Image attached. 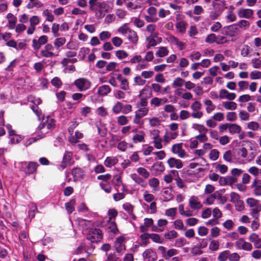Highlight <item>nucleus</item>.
Here are the masks:
<instances>
[{
    "instance_id": "49530a36",
    "label": "nucleus",
    "mask_w": 261,
    "mask_h": 261,
    "mask_svg": "<svg viewBox=\"0 0 261 261\" xmlns=\"http://www.w3.org/2000/svg\"><path fill=\"white\" fill-rule=\"evenodd\" d=\"M261 211V205L251 207L250 215L255 219H258L259 212Z\"/></svg>"
},
{
    "instance_id": "20e7f679",
    "label": "nucleus",
    "mask_w": 261,
    "mask_h": 261,
    "mask_svg": "<svg viewBox=\"0 0 261 261\" xmlns=\"http://www.w3.org/2000/svg\"><path fill=\"white\" fill-rule=\"evenodd\" d=\"M87 239L92 243H97L102 239L101 231L97 228L91 229L87 235Z\"/></svg>"
},
{
    "instance_id": "a19ab883",
    "label": "nucleus",
    "mask_w": 261,
    "mask_h": 261,
    "mask_svg": "<svg viewBox=\"0 0 261 261\" xmlns=\"http://www.w3.org/2000/svg\"><path fill=\"white\" fill-rule=\"evenodd\" d=\"M43 7V3L38 0L30 1L27 5V8L28 9H32L34 8H41Z\"/></svg>"
},
{
    "instance_id": "9d476101",
    "label": "nucleus",
    "mask_w": 261,
    "mask_h": 261,
    "mask_svg": "<svg viewBox=\"0 0 261 261\" xmlns=\"http://www.w3.org/2000/svg\"><path fill=\"white\" fill-rule=\"evenodd\" d=\"M189 205L193 210H198L201 209L203 205L200 201L198 196H192L189 199Z\"/></svg>"
},
{
    "instance_id": "c756f323",
    "label": "nucleus",
    "mask_w": 261,
    "mask_h": 261,
    "mask_svg": "<svg viewBox=\"0 0 261 261\" xmlns=\"http://www.w3.org/2000/svg\"><path fill=\"white\" fill-rule=\"evenodd\" d=\"M127 37L129 41L134 44L137 43L138 41V36L136 32L130 29L127 35Z\"/></svg>"
},
{
    "instance_id": "603ef678",
    "label": "nucleus",
    "mask_w": 261,
    "mask_h": 261,
    "mask_svg": "<svg viewBox=\"0 0 261 261\" xmlns=\"http://www.w3.org/2000/svg\"><path fill=\"white\" fill-rule=\"evenodd\" d=\"M217 198V192H215L214 194H212L210 195H209L205 200L204 203L206 205H212L214 203Z\"/></svg>"
},
{
    "instance_id": "79ce46f5",
    "label": "nucleus",
    "mask_w": 261,
    "mask_h": 261,
    "mask_svg": "<svg viewBox=\"0 0 261 261\" xmlns=\"http://www.w3.org/2000/svg\"><path fill=\"white\" fill-rule=\"evenodd\" d=\"M238 153L241 158H242L243 159H245L246 161L247 162L251 161L254 158V156H253L251 158H249V157H248V151H247V149L244 147L239 149Z\"/></svg>"
},
{
    "instance_id": "f704fd0d",
    "label": "nucleus",
    "mask_w": 261,
    "mask_h": 261,
    "mask_svg": "<svg viewBox=\"0 0 261 261\" xmlns=\"http://www.w3.org/2000/svg\"><path fill=\"white\" fill-rule=\"evenodd\" d=\"M111 91V88L108 85H102L100 86L97 90V93L101 96L107 95Z\"/></svg>"
},
{
    "instance_id": "774afa93",
    "label": "nucleus",
    "mask_w": 261,
    "mask_h": 261,
    "mask_svg": "<svg viewBox=\"0 0 261 261\" xmlns=\"http://www.w3.org/2000/svg\"><path fill=\"white\" fill-rule=\"evenodd\" d=\"M150 238L155 243L162 244L163 242V239L160 236L156 233L149 234Z\"/></svg>"
},
{
    "instance_id": "0e129e2a",
    "label": "nucleus",
    "mask_w": 261,
    "mask_h": 261,
    "mask_svg": "<svg viewBox=\"0 0 261 261\" xmlns=\"http://www.w3.org/2000/svg\"><path fill=\"white\" fill-rule=\"evenodd\" d=\"M130 30V29L126 23L123 24L118 29V32L124 36L127 35Z\"/></svg>"
},
{
    "instance_id": "7c9ffc66",
    "label": "nucleus",
    "mask_w": 261,
    "mask_h": 261,
    "mask_svg": "<svg viewBox=\"0 0 261 261\" xmlns=\"http://www.w3.org/2000/svg\"><path fill=\"white\" fill-rule=\"evenodd\" d=\"M42 124H44L45 127H47V129H50L51 130L54 129L56 125L55 119L50 117H47V120L42 122Z\"/></svg>"
},
{
    "instance_id": "f8f14e48",
    "label": "nucleus",
    "mask_w": 261,
    "mask_h": 261,
    "mask_svg": "<svg viewBox=\"0 0 261 261\" xmlns=\"http://www.w3.org/2000/svg\"><path fill=\"white\" fill-rule=\"evenodd\" d=\"M29 21L30 24L27 30V34L32 35L36 30V26L39 23L40 18L38 16L34 15L29 19Z\"/></svg>"
},
{
    "instance_id": "aec40b11",
    "label": "nucleus",
    "mask_w": 261,
    "mask_h": 261,
    "mask_svg": "<svg viewBox=\"0 0 261 261\" xmlns=\"http://www.w3.org/2000/svg\"><path fill=\"white\" fill-rule=\"evenodd\" d=\"M168 224V221L166 219H160L158 220L157 222L158 226L160 228H158L156 226H153L152 227V230L156 231V232H161L164 230V227L166 226Z\"/></svg>"
},
{
    "instance_id": "412c9836",
    "label": "nucleus",
    "mask_w": 261,
    "mask_h": 261,
    "mask_svg": "<svg viewBox=\"0 0 261 261\" xmlns=\"http://www.w3.org/2000/svg\"><path fill=\"white\" fill-rule=\"evenodd\" d=\"M8 133L10 137V142L12 144L18 143L22 139V137L21 136L16 134L14 130H10L8 132Z\"/></svg>"
},
{
    "instance_id": "69168bd1",
    "label": "nucleus",
    "mask_w": 261,
    "mask_h": 261,
    "mask_svg": "<svg viewBox=\"0 0 261 261\" xmlns=\"http://www.w3.org/2000/svg\"><path fill=\"white\" fill-rule=\"evenodd\" d=\"M238 25L239 30H241V29H247L250 26V23L248 21L246 20H241L238 23H236Z\"/></svg>"
},
{
    "instance_id": "5701e85b",
    "label": "nucleus",
    "mask_w": 261,
    "mask_h": 261,
    "mask_svg": "<svg viewBox=\"0 0 261 261\" xmlns=\"http://www.w3.org/2000/svg\"><path fill=\"white\" fill-rule=\"evenodd\" d=\"M205 107V111L207 114H211L215 110L216 106L213 104L212 101L209 99H206L203 101Z\"/></svg>"
},
{
    "instance_id": "13d9d810",
    "label": "nucleus",
    "mask_w": 261,
    "mask_h": 261,
    "mask_svg": "<svg viewBox=\"0 0 261 261\" xmlns=\"http://www.w3.org/2000/svg\"><path fill=\"white\" fill-rule=\"evenodd\" d=\"M122 207L129 215H133L134 206L132 204L125 202L122 204Z\"/></svg>"
},
{
    "instance_id": "58836bf2",
    "label": "nucleus",
    "mask_w": 261,
    "mask_h": 261,
    "mask_svg": "<svg viewBox=\"0 0 261 261\" xmlns=\"http://www.w3.org/2000/svg\"><path fill=\"white\" fill-rule=\"evenodd\" d=\"M157 35V33H154L150 36L151 38H146V40H148V43L146 45L147 49H149L150 47L155 46L157 45V41L154 39V38L156 37Z\"/></svg>"
},
{
    "instance_id": "3c124183",
    "label": "nucleus",
    "mask_w": 261,
    "mask_h": 261,
    "mask_svg": "<svg viewBox=\"0 0 261 261\" xmlns=\"http://www.w3.org/2000/svg\"><path fill=\"white\" fill-rule=\"evenodd\" d=\"M251 50L252 49L248 45L245 44L241 48V55L244 57L250 56V53Z\"/></svg>"
},
{
    "instance_id": "f3484780",
    "label": "nucleus",
    "mask_w": 261,
    "mask_h": 261,
    "mask_svg": "<svg viewBox=\"0 0 261 261\" xmlns=\"http://www.w3.org/2000/svg\"><path fill=\"white\" fill-rule=\"evenodd\" d=\"M219 97L223 99L233 100L236 98V94L234 93H230L226 89H221L219 91Z\"/></svg>"
},
{
    "instance_id": "4d7b16f0",
    "label": "nucleus",
    "mask_w": 261,
    "mask_h": 261,
    "mask_svg": "<svg viewBox=\"0 0 261 261\" xmlns=\"http://www.w3.org/2000/svg\"><path fill=\"white\" fill-rule=\"evenodd\" d=\"M220 243L219 241L216 240H212L209 244L208 248L213 251H216L219 248Z\"/></svg>"
},
{
    "instance_id": "c9c22d12",
    "label": "nucleus",
    "mask_w": 261,
    "mask_h": 261,
    "mask_svg": "<svg viewBox=\"0 0 261 261\" xmlns=\"http://www.w3.org/2000/svg\"><path fill=\"white\" fill-rule=\"evenodd\" d=\"M223 107L227 110H234L237 108V104L233 101H226L222 102Z\"/></svg>"
},
{
    "instance_id": "052dcab7",
    "label": "nucleus",
    "mask_w": 261,
    "mask_h": 261,
    "mask_svg": "<svg viewBox=\"0 0 261 261\" xmlns=\"http://www.w3.org/2000/svg\"><path fill=\"white\" fill-rule=\"evenodd\" d=\"M75 200L71 199L69 202L65 203V207L69 214L72 213L74 211Z\"/></svg>"
},
{
    "instance_id": "5fc2aeb1",
    "label": "nucleus",
    "mask_w": 261,
    "mask_h": 261,
    "mask_svg": "<svg viewBox=\"0 0 261 261\" xmlns=\"http://www.w3.org/2000/svg\"><path fill=\"white\" fill-rule=\"evenodd\" d=\"M152 169L157 173H161L165 170L164 166L161 162H156L152 166Z\"/></svg>"
},
{
    "instance_id": "1a4fd4ad",
    "label": "nucleus",
    "mask_w": 261,
    "mask_h": 261,
    "mask_svg": "<svg viewBox=\"0 0 261 261\" xmlns=\"http://www.w3.org/2000/svg\"><path fill=\"white\" fill-rule=\"evenodd\" d=\"M171 151L180 158H184L187 156L186 152L182 148V143L173 144L171 147Z\"/></svg>"
},
{
    "instance_id": "39448f33",
    "label": "nucleus",
    "mask_w": 261,
    "mask_h": 261,
    "mask_svg": "<svg viewBox=\"0 0 261 261\" xmlns=\"http://www.w3.org/2000/svg\"><path fill=\"white\" fill-rule=\"evenodd\" d=\"M175 96L177 98H181L184 100L188 101L191 100L193 99V94L187 91L184 88H176L174 91Z\"/></svg>"
},
{
    "instance_id": "473e14b6",
    "label": "nucleus",
    "mask_w": 261,
    "mask_h": 261,
    "mask_svg": "<svg viewBox=\"0 0 261 261\" xmlns=\"http://www.w3.org/2000/svg\"><path fill=\"white\" fill-rule=\"evenodd\" d=\"M242 130L241 127L236 123H229V133L230 134H239Z\"/></svg>"
},
{
    "instance_id": "2f4dec72",
    "label": "nucleus",
    "mask_w": 261,
    "mask_h": 261,
    "mask_svg": "<svg viewBox=\"0 0 261 261\" xmlns=\"http://www.w3.org/2000/svg\"><path fill=\"white\" fill-rule=\"evenodd\" d=\"M187 23L183 20H181L178 21L176 24L175 27L177 30L180 33L184 34L186 32V28L187 27Z\"/></svg>"
},
{
    "instance_id": "09e8293b",
    "label": "nucleus",
    "mask_w": 261,
    "mask_h": 261,
    "mask_svg": "<svg viewBox=\"0 0 261 261\" xmlns=\"http://www.w3.org/2000/svg\"><path fill=\"white\" fill-rule=\"evenodd\" d=\"M163 140L161 137L152 140V143L153 147L156 149H161L163 147Z\"/></svg>"
},
{
    "instance_id": "c85d7f7f",
    "label": "nucleus",
    "mask_w": 261,
    "mask_h": 261,
    "mask_svg": "<svg viewBox=\"0 0 261 261\" xmlns=\"http://www.w3.org/2000/svg\"><path fill=\"white\" fill-rule=\"evenodd\" d=\"M185 83V80L181 77H175L172 83V86L173 88H180L182 87Z\"/></svg>"
},
{
    "instance_id": "7ed1b4c3",
    "label": "nucleus",
    "mask_w": 261,
    "mask_h": 261,
    "mask_svg": "<svg viewBox=\"0 0 261 261\" xmlns=\"http://www.w3.org/2000/svg\"><path fill=\"white\" fill-rule=\"evenodd\" d=\"M149 112V109L147 107L139 109L135 112V117L133 119V123L135 124L142 125L143 124L142 118L146 116Z\"/></svg>"
},
{
    "instance_id": "a18cd8bd",
    "label": "nucleus",
    "mask_w": 261,
    "mask_h": 261,
    "mask_svg": "<svg viewBox=\"0 0 261 261\" xmlns=\"http://www.w3.org/2000/svg\"><path fill=\"white\" fill-rule=\"evenodd\" d=\"M101 188L107 193H110L112 190L111 184L109 181H101L99 184Z\"/></svg>"
},
{
    "instance_id": "423d86ee",
    "label": "nucleus",
    "mask_w": 261,
    "mask_h": 261,
    "mask_svg": "<svg viewBox=\"0 0 261 261\" xmlns=\"http://www.w3.org/2000/svg\"><path fill=\"white\" fill-rule=\"evenodd\" d=\"M74 84L80 91H84L90 88V82L85 78H80L76 80Z\"/></svg>"
},
{
    "instance_id": "c03bdc74",
    "label": "nucleus",
    "mask_w": 261,
    "mask_h": 261,
    "mask_svg": "<svg viewBox=\"0 0 261 261\" xmlns=\"http://www.w3.org/2000/svg\"><path fill=\"white\" fill-rule=\"evenodd\" d=\"M191 128L195 130L198 131L200 134L204 132H207L208 129L203 125L198 123H193Z\"/></svg>"
},
{
    "instance_id": "b1692460",
    "label": "nucleus",
    "mask_w": 261,
    "mask_h": 261,
    "mask_svg": "<svg viewBox=\"0 0 261 261\" xmlns=\"http://www.w3.org/2000/svg\"><path fill=\"white\" fill-rule=\"evenodd\" d=\"M118 162V159L116 156H108L105 160L104 165L109 168L115 165Z\"/></svg>"
},
{
    "instance_id": "f257e3e1",
    "label": "nucleus",
    "mask_w": 261,
    "mask_h": 261,
    "mask_svg": "<svg viewBox=\"0 0 261 261\" xmlns=\"http://www.w3.org/2000/svg\"><path fill=\"white\" fill-rule=\"evenodd\" d=\"M239 27L236 23L232 24L224 27V34L231 38V41H235L241 30H239Z\"/></svg>"
},
{
    "instance_id": "6e6552de",
    "label": "nucleus",
    "mask_w": 261,
    "mask_h": 261,
    "mask_svg": "<svg viewBox=\"0 0 261 261\" xmlns=\"http://www.w3.org/2000/svg\"><path fill=\"white\" fill-rule=\"evenodd\" d=\"M234 244L236 247L239 250L250 251L253 248L252 244L245 241L243 238L238 239L236 241Z\"/></svg>"
},
{
    "instance_id": "dca6fc26",
    "label": "nucleus",
    "mask_w": 261,
    "mask_h": 261,
    "mask_svg": "<svg viewBox=\"0 0 261 261\" xmlns=\"http://www.w3.org/2000/svg\"><path fill=\"white\" fill-rule=\"evenodd\" d=\"M72 153L71 152H65L63 158L62 163L61 165L62 169H64L67 166H69L72 164Z\"/></svg>"
},
{
    "instance_id": "864d4df0",
    "label": "nucleus",
    "mask_w": 261,
    "mask_h": 261,
    "mask_svg": "<svg viewBox=\"0 0 261 261\" xmlns=\"http://www.w3.org/2000/svg\"><path fill=\"white\" fill-rule=\"evenodd\" d=\"M178 254V251L174 248L170 249L167 251L166 254L164 255V258L166 260H169L171 257Z\"/></svg>"
},
{
    "instance_id": "2eb2a0df",
    "label": "nucleus",
    "mask_w": 261,
    "mask_h": 261,
    "mask_svg": "<svg viewBox=\"0 0 261 261\" xmlns=\"http://www.w3.org/2000/svg\"><path fill=\"white\" fill-rule=\"evenodd\" d=\"M167 164L172 168H175L179 169L183 167V163L181 161L174 158H170L167 161Z\"/></svg>"
},
{
    "instance_id": "e433bc0d",
    "label": "nucleus",
    "mask_w": 261,
    "mask_h": 261,
    "mask_svg": "<svg viewBox=\"0 0 261 261\" xmlns=\"http://www.w3.org/2000/svg\"><path fill=\"white\" fill-rule=\"evenodd\" d=\"M169 53V50L167 47H159L155 53V56L158 57L163 58L166 56Z\"/></svg>"
},
{
    "instance_id": "37998d69",
    "label": "nucleus",
    "mask_w": 261,
    "mask_h": 261,
    "mask_svg": "<svg viewBox=\"0 0 261 261\" xmlns=\"http://www.w3.org/2000/svg\"><path fill=\"white\" fill-rule=\"evenodd\" d=\"M38 128L40 130V132L38 135V139H41L44 138L46 134L48 133L49 131L51 130L50 129H47V127H45V126H44V124H43L42 123H41L39 125Z\"/></svg>"
},
{
    "instance_id": "f03ea898",
    "label": "nucleus",
    "mask_w": 261,
    "mask_h": 261,
    "mask_svg": "<svg viewBox=\"0 0 261 261\" xmlns=\"http://www.w3.org/2000/svg\"><path fill=\"white\" fill-rule=\"evenodd\" d=\"M190 108L192 111L191 117L193 118L200 119L203 116V113L201 111L202 104L199 101H193L190 106Z\"/></svg>"
},
{
    "instance_id": "a211bd4d",
    "label": "nucleus",
    "mask_w": 261,
    "mask_h": 261,
    "mask_svg": "<svg viewBox=\"0 0 261 261\" xmlns=\"http://www.w3.org/2000/svg\"><path fill=\"white\" fill-rule=\"evenodd\" d=\"M213 6L216 10L220 12L227 8L226 2L224 0H215L213 2Z\"/></svg>"
},
{
    "instance_id": "72a5a7b5",
    "label": "nucleus",
    "mask_w": 261,
    "mask_h": 261,
    "mask_svg": "<svg viewBox=\"0 0 261 261\" xmlns=\"http://www.w3.org/2000/svg\"><path fill=\"white\" fill-rule=\"evenodd\" d=\"M178 135L177 132H167L164 136V141L168 143L172 140L175 139Z\"/></svg>"
},
{
    "instance_id": "bb28decb",
    "label": "nucleus",
    "mask_w": 261,
    "mask_h": 261,
    "mask_svg": "<svg viewBox=\"0 0 261 261\" xmlns=\"http://www.w3.org/2000/svg\"><path fill=\"white\" fill-rule=\"evenodd\" d=\"M72 174L75 181L79 180L84 177L83 171L78 168H75L72 170Z\"/></svg>"
},
{
    "instance_id": "a878e982",
    "label": "nucleus",
    "mask_w": 261,
    "mask_h": 261,
    "mask_svg": "<svg viewBox=\"0 0 261 261\" xmlns=\"http://www.w3.org/2000/svg\"><path fill=\"white\" fill-rule=\"evenodd\" d=\"M117 80L121 83L120 87L123 90H127L129 89V84L127 80L123 77L120 74L117 76Z\"/></svg>"
},
{
    "instance_id": "680f3d73",
    "label": "nucleus",
    "mask_w": 261,
    "mask_h": 261,
    "mask_svg": "<svg viewBox=\"0 0 261 261\" xmlns=\"http://www.w3.org/2000/svg\"><path fill=\"white\" fill-rule=\"evenodd\" d=\"M145 91V89H143L142 90H141L140 91V94L139 95V97L140 98V105L143 108L146 107V106L147 105L148 103L147 99L143 97V94L144 93Z\"/></svg>"
},
{
    "instance_id": "4468645a",
    "label": "nucleus",
    "mask_w": 261,
    "mask_h": 261,
    "mask_svg": "<svg viewBox=\"0 0 261 261\" xmlns=\"http://www.w3.org/2000/svg\"><path fill=\"white\" fill-rule=\"evenodd\" d=\"M143 257L148 261H155L158 257L156 252L151 249L146 250L143 253Z\"/></svg>"
},
{
    "instance_id": "e2e57ef3",
    "label": "nucleus",
    "mask_w": 261,
    "mask_h": 261,
    "mask_svg": "<svg viewBox=\"0 0 261 261\" xmlns=\"http://www.w3.org/2000/svg\"><path fill=\"white\" fill-rule=\"evenodd\" d=\"M143 197L144 200L148 203L153 202V200L154 199V195L149 193L148 191H144Z\"/></svg>"
},
{
    "instance_id": "4c0bfd02",
    "label": "nucleus",
    "mask_w": 261,
    "mask_h": 261,
    "mask_svg": "<svg viewBox=\"0 0 261 261\" xmlns=\"http://www.w3.org/2000/svg\"><path fill=\"white\" fill-rule=\"evenodd\" d=\"M130 176L132 179L133 181H134L136 183L140 185L142 187H146V184H144V180H143V179L140 176H139L137 174H131Z\"/></svg>"
},
{
    "instance_id": "9b49d317",
    "label": "nucleus",
    "mask_w": 261,
    "mask_h": 261,
    "mask_svg": "<svg viewBox=\"0 0 261 261\" xmlns=\"http://www.w3.org/2000/svg\"><path fill=\"white\" fill-rule=\"evenodd\" d=\"M54 47L51 44H47L40 51V55L45 58H51L57 56L54 52Z\"/></svg>"
},
{
    "instance_id": "de8ad7c7",
    "label": "nucleus",
    "mask_w": 261,
    "mask_h": 261,
    "mask_svg": "<svg viewBox=\"0 0 261 261\" xmlns=\"http://www.w3.org/2000/svg\"><path fill=\"white\" fill-rule=\"evenodd\" d=\"M66 42V39L65 37H59L55 40L54 45L55 48L58 49L60 47L63 46Z\"/></svg>"
},
{
    "instance_id": "338daca9",
    "label": "nucleus",
    "mask_w": 261,
    "mask_h": 261,
    "mask_svg": "<svg viewBox=\"0 0 261 261\" xmlns=\"http://www.w3.org/2000/svg\"><path fill=\"white\" fill-rule=\"evenodd\" d=\"M43 15L46 17V20L49 22H53L55 20L54 15L51 14L50 11L48 9H45L43 11Z\"/></svg>"
},
{
    "instance_id": "6ab92c4d",
    "label": "nucleus",
    "mask_w": 261,
    "mask_h": 261,
    "mask_svg": "<svg viewBox=\"0 0 261 261\" xmlns=\"http://www.w3.org/2000/svg\"><path fill=\"white\" fill-rule=\"evenodd\" d=\"M253 14V10L250 9L241 8L238 11V15L240 18L248 19L252 17Z\"/></svg>"
},
{
    "instance_id": "ddd939ff",
    "label": "nucleus",
    "mask_w": 261,
    "mask_h": 261,
    "mask_svg": "<svg viewBox=\"0 0 261 261\" xmlns=\"http://www.w3.org/2000/svg\"><path fill=\"white\" fill-rule=\"evenodd\" d=\"M146 120L148 121L149 125L151 127H159L163 122L162 117H150L146 118Z\"/></svg>"
},
{
    "instance_id": "393cba45",
    "label": "nucleus",
    "mask_w": 261,
    "mask_h": 261,
    "mask_svg": "<svg viewBox=\"0 0 261 261\" xmlns=\"http://www.w3.org/2000/svg\"><path fill=\"white\" fill-rule=\"evenodd\" d=\"M38 165L36 162H30L24 170L26 174H30L34 173L36 170Z\"/></svg>"
},
{
    "instance_id": "4be33fe9",
    "label": "nucleus",
    "mask_w": 261,
    "mask_h": 261,
    "mask_svg": "<svg viewBox=\"0 0 261 261\" xmlns=\"http://www.w3.org/2000/svg\"><path fill=\"white\" fill-rule=\"evenodd\" d=\"M89 9L94 10V6H98L100 11H102L103 8L106 5L105 2H98V0H89Z\"/></svg>"
},
{
    "instance_id": "8fccbe9b",
    "label": "nucleus",
    "mask_w": 261,
    "mask_h": 261,
    "mask_svg": "<svg viewBox=\"0 0 261 261\" xmlns=\"http://www.w3.org/2000/svg\"><path fill=\"white\" fill-rule=\"evenodd\" d=\"M133 141L135 143L144 142V134L141 131L139 134H135L133 137Z\"/></svg>"
},
{
    "instance_id": "6e6d98bb",
    "label": "nucleus",
    "mask_w": 261,
    "mask_h": 261,
    "mask_svg": "<svg viewBox=\"0 0 261 261\" xmlns=\"http://www.w3.org/2000/svg\"><path fill=\"white\" fill-rule=\"evenodd\" d=\"M137 173L145 179L148 178L150 176L149 172L144 168L139 167L136 169Z\"/></svg>"
},
{
    "instance_id": "ea45409f",
    "label": "nucleus",
    "mask_w": 261,
    "mask_h": 261,
    "mask_svg": "<svg viewBox=\"0 0 261 261\" xmlns=\"http://www.w3.org/2000/svg\"><path fill=\"white\" fill-rule=\"evenodd\" d=\"M252 187H254V193L257 196L261 195V182L256 179H254L252 185Z\"/></svg>"
},
{
    "instance_id": "bf43d9fd",
    "label": "nucleus",
    "mask_w": 261,
    "mask_h": 261,
    "mask_svg": "<svg viewBox=\"0 0 261 261\" xmlns=\"http://www.w3.org/2000/svg\"><path fill=\"white\" fill-rule=\"evenodd\" d=\"M229 250H224L219 253L218 256V260L219 261H226L227 259H229Z\"/></svg>"
},
{
    "instance_id": "cd10ccee",
    "label": "nucleus",
    "mask_w": 261,
    "mask_h": 261,
    "mask_svg": "<svg viewBox=\"0 0 261 261\" xmlns=\"http://www.w3.org/2000/svg\"><path fill=\"white\" fill-rule=\"evenodd\" d=\"M149 186L152 188L153 191H158L160 190V181L159 180L155 177L151 178L148 180Z\"/></svg>"
},
{
    "instance_id": "0eeeda50",
    "label": "nucleus",
    "mask_w": 261,
    "mask_h": 261,
    "mask_svg": "<svg viewBox=\"0 0 261 261\" xmlns=\"http://www.w3.org/2000/svg\"><path fill=\"white\" fill-rule=\"evenodd\" d=\"M126 240V238L124 235L119 236L116 239L114 245L117 252L121 253L125 250L124 243Z\"/></svg>"
}]
</instances>
